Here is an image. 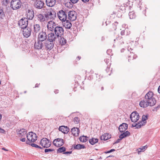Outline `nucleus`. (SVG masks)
Wrapping results in <instances>:
<instances>
[{
    "label": "nucleus",
    "instance_id": "1",
    "mask_svg": "<svg viewBox=\"0 0 160 160\" xmlns=\"http://www.w3.org/2000/svg\"><path fill=\"white\" fill-rule=\"evenodd\" d=\"M153 93L152 92H148L145 96V99L141 101L139 103L140 106L142 108H146L150 106H153L156 103L155 98L153 97Z\"/></svg>",
    "mask_w": 160,
    "mask_h": 160
},
{
    "label": "nucleus",
    "instance_id": "2",
    "mask_svg": "<svg viewBox=\"0 0 160 160\" xmlns=\"http://www.w3.org/2000/svg\"><path fill=\"white\" fill-rule=\"evenodd\" d=\"M21 2L20 0H12L11 2V7L13 10L20 8L21 6Z\"/></svg>",
    "mask_w": 160,
    "mask_h": 160
},
{
    "label": "nucleus",
    "instance_id": "3",
    "mask_svg": "<svg viewBox=\"0 0 160 160\" xmlns=\"http://www.w3.org/2000/svg\"><path fill=\"white\" fill-rule=\"evenodd\" d=\"M45 16L46 20H53L56 16L55 13L51 9L46 11Z\"/></svg>",
    "mask_w": 160,
    "mask_h": 160
},
{
    "label": "nucleus",
    "instance_id": "4",
    "mask_svg": "<svg viewBox=\"0 0 160 160\" xmlns=\"http://www.w3.org/2000/svg\"><path fill=\"white\" fill-rule=\"evenodd\" d=\"M51 142L46 138L42 139L40 142V144L44 148H48L51 145Z\"/></svg>",
    "mask_w": 160,
    "mask_h": 160
},
{
    "label": "nucleus",
    "instance_id": "5",
    "mask_svg": "<svg viewBox=\"0 0 160 160\" xmlns=\"http://www.w3.org/2000/svg\"><path fill=\"white\" fill-rule=\"evenodd\" d=\"M27 137L29 141L31 142H34L37 140V136L35 133L31 132L27 134Z\"/></svg>",
    "mask_w": 160,
    "mask_h": 160
},
{
    "label": "nucleus",
    "instance_id": "6",
    "mask_svg": "<svg viewBox=\"0 0 160 160\" xmlns=\"http://www.w3.org/2000/svg\"><path fill=\"white\" fill-rule=\"evenodd\" d=\"M55 34L58 37H61L64 33V30L62 27L56 26L54 29Z\"/></svg>",
    "mask_w": 160,
    "mask_h": 160
},
{
    "label": "nucleus",
    "instance_id": "7",
    "mask_svg": "<svg viewBox=\"0 0 160 160\" xmlns=\"http://www.w3.org/2000/svg\"><path fill=\"white\" fill-rule=\"evenodd\" d=\"M47 39V35L45 32L42 31L38 34V40L40 41L43 42Z\"/></svg>",
    "mask_w": 160,
    "mask_h": 160
},
{
    "label": "nucleus",
    "instance_id": "8",
    "mask_svg": "<svg viewBox=\"0 0 160 160\" xmlns=\"http://www.w3.org/2000/svg\"><path fill=\"white\" fill-rule=\"evenodd\" d=\"M58 16L59 19L62 22L66 20L67 18L66 13L62 10H61L58 12Z\"/></svg>",
    "mask_w": 160,
    "mask_h": 160
},
{
    "label": "nucleus",
    "instance_id": "9",
    "mask_svg": "<svg viewBox=\"0 0 160 160\" xmlns=\"http://www.w3.org/2000/svg\"><path fill=\"white\" fill-rule=\"evenodd\" d=\"M28 24V20L26 18L21 19L19 21L18 23L19 26L22 29L26 28Z\"/></svg>",
    "mask_w": 160,
    "mask_h": 160
},
{
    "label": "nucleus",
    "instance_id": "10",
    "mask_svg": "<svg viewBox=\"0 0 160 160\" xmlns=\"http://www.w3.org/2000/svg\"><path fill=\"white\" fill-rule=\"evenodd\" d=\"M53 144L56 147H60L63 144L64 141L63 139L58 138L54 140Z\"/></svg>",
    "mask_w": 160,
    "mask_h": 160
},
{
    "label": "nucleus",
    "instance_id": "11",
    "mask_svg": "<svg viewBox=\"0 0 160 160\" xmlns=\"http://www.w3.org/2000/svg\"><path fill=\"white\" fill-rule=\"evenodd\" d=\"M139 114L136 112H133L131 114L130 118L132 122H137L139 120Z\"/></svg>",
    "mask_w": 160,
    "mask_h": 160
},
{
    "label": "nucleus",
    "instance_id": "12",
    "mask_svg": "<svg viewBox=\"0 0 160 160\" xmlns=\"http://www.w3.org/2000/svg\"><path fill=\"white\" fill-rule=\"evenodd\" d=\"M44 5L43 1L40 0H36L34 4V7L38 9L42 8Z\"/></svg>",
    "mask_w": 160,
    "mask_h": 160
},
{
    "label": "nucleus",
    "instance_id": "13",
    "mask_svg": "<svg viewBox=\"0 0 160 160\" xmlns=\"http://www.w3.org/2000/svg\"><path fill=\"white\" fill-rule=\"evenodd\" d=\"M44 43V46L46 49L51 50L53 47L54 42H52L51 41L47 40Z\"/></svg>",
    "mask_w": 160,
    "mask_h": 160
},
{
    "label": "nucleus",
    "instance_id": "14",
    "mask_svg": "<svg viewBox=\"0 0 160 160\" xmlns=\"http://www.w3.org/2000/svg\"><path fill=\"white\" fill-rule=\"evenodd\" d=\"M41 28L39 24H35L33 26V34L34 35L36 36V34H38L39 32H41Z\"/></svg>",
    "mask_w": 160,
    "mask_h": 160
},
{
    "label": "nucleus",
    "instance_id": "15",
    "mask_svg": "<svg viewBox=\"0 0 160 160\" xmlns=\"http://www.w3.org/2000/svg\"><path fill=\"white\" fill-rule=\"evenodd\" d=\"M76 16V13L74 11H71L68 13V18L71 21H74L77 18Z\"/></svg>",
    "mask_w": 160,
    "mask_h": 160
},
{
    "label": "nucleus",
    "instance_id": "16",
    "mask_svg": "<svg viewBox=\"0 0 160 160\" xmlns=\"http://www.w3.org/2000/svg\"><path fill=\"white\" fill-rule=\"evenodd\" d=\"M56 26V23L52 20L48 22L47 25L48 29L51 31L54 30Z\"/></svg>",
    "mask_w": 160,
    "mask_h": 160
},
{
    "label": "nucleus",
    "instance_id": "17",
    "mask_svg": "<svg viewBox=\"0 0 160 160\" xmlns=\"http://www.w3.org/2000/svg\"><path fill=\"white\" fill-rule=\"evenodd\" d=\"M48 38L47 40L52 42H54V41H55L57 38H58L55 34L52 33H49L48 35Z\"/></svg>",
    "mask_w": 160,
    "mask_h": 160
},
{
    "label": "nucleus",
    "instance_id": "18",
    "mask_svg": "<svg viewBox=\"0 0 160 160\" xmlns=\"http://www.w3.org/2000/svg\"><path fill=\"white\" fill-rule=\"evenodd\" d=\"M27 20H31L33 19L34 17V13L33 11L32 10L28 9L27 11Z\"/></svg>",
    "mask_w": 160,
    "mask_h": 160
},
{
    "label": "nucleus",
    "instance_id": "19",
    "mask_svg": "<svg viewBox=\"0 0 160 160\" xmlns=\"http://www.w3.org/2000/svg\"><path fill=\"white\" fill-rule=\"evenodd\" d=\"M35 49L38 50L42 49L44 46L42 42L38 40L37 42H35L34 45Z\"/></svg>",
    "mask_w": 160,
    "mask_h": 160
},
{
    "label": "nucleus",
    "instance_id": "20",
    "mask_svg": "<svg viewBox=\"0 0 160 160\" xmlns=\"http://www.w3.org/2000/svg\"><path fill=\"white\" fill-rule=\"evenodd\" d=\"M23 35L26 38L29 37L31 34V28H26L23 29Z\"/></svg>",
    "mask_w": 160,
    "mask_h": 160
},
{
    "label": "nucleus",
    "instance_id": "21",
    "mask_svg": "<svg viewBox=\"0 0 160 160\" xmlns=\"http://www.w3.org/2000/svg\"><path fill=\"white\" fill-rule=\"evenodd\" d=\"M37 17V20L41 22H44L46 20L45 16L41 14H38Z\"/></svg>",
    "mask_w": 160,
    "mask_h": 160
},
{
    "label": "nucleus",
    "instance_id": "22",
    "mask_svg": "<svg viewBox=\"0 0 160 160\" xmlns=\"http://www.w3.org/2000/svg\"><path fill=\"white\" fill-rule=\"evenodd\" d=\"M56 0H46V3L47 6L52 7L56 4Z\"/></svg>",
    "mask_w": 160,
    "mask_h": 160
},
{
    "label": "nucleus",
    "instance_id": "23",
    "mask_svg": "<svg viewBox=\"0 0 160 160\" xmlns=\"http://www.w3.org/2000/svg\"><path fill=\"white\" fill-rule=\"evenodd\" d=\"M128 127V124L125 123H123L119 126V130L120 132H123L127 130Z\"/></svg>",
    "mask_w": 160,
    "mask_h": 160
},
{
    "label": "nucleus",
    "instance_id": "24",
    "mask_svg": "<svg viewBox=\"0 0 160 160\" xmlns=\"http://www.w3.org/2000/svg\"><path fill=\"white\" fill-rule=\"evenodd\" d=\"M62 25L65 28L69 29L72 27L71 23L68 20H65L62 22Z\"/></svg>",
    "mask_w": 160,
    "mask_h": 160
},
{
    "label": "nucleus",
    "instance_id": "25",
    "mask_svg": "<svg viewBox=\"0 0 160 160\" xmlns=\"http://www.w3.org/2000/svg\"><path fill=\"white\" fill-rule=\"evenodd\" d=\"M71 132L74 136L77 137L79 135V130L77 128H73L71 129Z\"/></svg>",
    "mask_w": 160,
    "mask_h": 160
},
{
    "label": "nucleus",
    "instance_id": "26",
    "mask_svg": "<svg viewBox=\"0 0 160 160\" xmlns=\"http://www.w3.org/2000/svg\"><path fill=\"white\" fill-rule=\"evenodd\" d=\"M59 130L64 133H67L69 132V128L67 127L61 126L59 128Z\"/></svg>",
    "mask_w": 160,
    "mask_h": 160
},
{
    "label": "nucleus",
    "instance_id": "27",
    "mask_svg": "<svg viewBox=\"0 0 160 160\" xmlns=\"http://www.w3.org/2000/svg\"><path fill=\"white\" fill-rule=\"evenodd\" d=\"M26 130L24 129H22L18 131L19 136L21 137H24L26 134Z\"/></svg>",
    "mask_w": 160,
    "mask_h": 160
},
{
    "label": "nucleus",
    "instance_id": "28",
    "mask_svg": "<svg viewBox=\"0 0 160 160\" xmlns=\"http://www.w3.org/2000/svg\"><path fill=\"white\" fill-rule=\"evenodd\" d=\"M130 133L129 132L127 131L122 133L119 136V138L122 139L125 137L129 136L130 135Z\"/></svg>",
    "mask_w": 160,
    "mask_h": 160
},
{
    "label": "nucleus",
    "instance_id": "29",
    "mask_svg": "<svg viewBox=\"0 0 160 160\" xmlns=\"http://www.w3.org/2000/svg\"><path fill=\"white\" fill-rule=\"evenodd\" d=\"M110 138V136L108 133L104 134L100 137L101 139L102 140H106Z\"/></svg>",
    "mask_w": 160,
    "mask_h": 160
},
{
    "label": "nucleus",
    "instance_id": "30",
    "mask_svg": "<svg viewBox=\"0 0 160 160\" xmlns=\"http://www.w3.org/2000/svg\"><path fill=\"white\" fill-rule=\"evenodd\" d=\"M89 141L91 145H93L98 142V139L93 138L90 139Z\"/></svg>",
    "mask_w": 160,
    "mask_h": 160
},
{
    "label": "nucleus",
    "instance_id": "31",
    "mask_svg": "<svg viewBox=\"0 0 160 160\" xmlns=\"http://www.w3.org/2000/svg\"><path fill=\"white\" fill-rule=\"evenodd\" d=\"M85 148V146L84 145L80 144H78L74 147V148L76 149H80Z\"/></svg>",
    "mask_w": 160,
    "mask_h": 160
},
{
    "label": "nucleus",
    "instance_id": "32",
    "mask_svg": "<svg viewBox=\"0 0 160 160\" xmlns=\"http://www.w3.org/2000/svg\"><path fill=\"white\" fill-rule=\"evenodd\" d=\"M79 139L80 141L82 142H85L88 140L87 137L84 136L80 137Z\"/></svg>",
    "mask_w": 160,
    "mask_h": 160
},
{
    "label": "nucleus",
    "instance_id": "33",
    "mask_svg": "<svg viewBox=\"0 0 160 160\" xmlns=\"http://www.w3.org/2000/svg\"><path fill=\"white\" fill-rule=\"evenodd\" d=\"M135 124H132L133 127H136L137 128H141L142 126L143 125V124L142 123V122H138V123L134 125Z\"/></svg>",
    "mask_w": 160,
    "mask_h": 160
},
{
    "label": "nucleus",
    "instance_id": "34",
    "mask_svg": "<svg viewBox=\"0 0 160 160\" xmlns=\"http://www.w3.org/2000/svg\"><path fill=\"white\" fill-rule=\"evenodd\" d=\"M129 16L130 19H134L136 17L135 14L133 11L130 12L129 13Z\"/></svg>",
    "mask_w": 160,
    "mask_h": 160
},
{
    "label": "nucleus",
    "instance_id": "35",
    "mask_svg": "<svg viewBox=\"0 0 160 160\" xmlns=\"http://www.w3.org/2000/svg\"><path fill=\"white\" fill-rule=\"evenodd\" d=\"M60 43L62 45H64L66 43V40L63 38H61L60 40Z\"/></svg>",
    "mask_w": 160,
    "mask_h": 160
},
{
    "label": "nucleus",
    "instance_id": "36",
    "mask_svg": "<svg viewBox=\"0 0 160 160\" xmlns=\"http://www.w3.org/2000/svg\"><path fill=\"white\" fill-rule=\"evenodd\" d=\"M147 148V147L146 146H145L143 147H142V148H140L137 149V151L138 152V154L140 152L144 151Z\"/></svg>",
    "mask_w": 160,
    "mask_h": 160
},
{
    "label": "nucleus",
    "instance_id": "37",
    "mask_svg": "<svg viewBox=\"0 0 160 160\" xmlns=\"http://www.w3.org/2000/svg\"><path fill=\"white\" fill-rule=\"evenodd\" d=\"M66 150V148L63 147H62L59 148L58 150H57V152L58 153H61L62 152L65 151Z\"/></svg>",
    "mask_w": 160,
    "mask_h": 160
},
{
    "label": "nucleus",
    "instance_id": "38",
    "mask_svg": "<svg viewBox=\"0 0 160 160\" xmlns=\"http://www.w3.org/2000/svg\"><path fill=\"white\" fill-rule=\"evenodd\" d=\"M148 115H143L142 118V121L143 123L146 122V120L148 118Z\"/></svg>",
    "mask_w": 160,
    "mask_h": 160
},
{
    "label": "nucleus",
    "instance_id": "39",
    "mask_svg": "<svg viewBox=\"0 0 160 160\" xmlns=\"http://www.w3.org/2000/svg\"><path fill=\"white\" fill-rule=\"evenodd\" d=\"M31 146L33 147H34L36 148H39L41 149H42V148L39 146L38 145L35 144V143H32L31 144Z\"/></svg>",
    "mask_w": 160,
    "mask_h": 160
},
{
    "label": "nucleus",
    "instance_id": "40",
    "mask_svg": "<svg viewBox=\"0 0 160 160\" xmlns=\"http://www.w3.org/2000/svg\"><path fill=\"white\" fill-rule=\"evenodd\" d=\"M73 121L75 124H78L79 121V119L78 117H76L74 118Z\"/></svg>",
    "mask_w": 160,
    "mask_h": 160
},
{
    "label": "nucleus",
    "instance_id": "41",
    "mask_svg": "<svg viewBox=\"0 0 160 160\" xmlns=\"http://www.w3.org/2000/svg\"><path fill=\"white\" fill-rule=\"evenodd\" d=\"M4 16V12L2 9H0V17L2 18Z\"/></svg>",
    "mask_w": 160,
    "mask_h": 160
},
{
    "label": "nucleus",
    "instance_id": "42",
    "mask_svg": "<svg viewBox=\"0 0 160 160\" xmlns=\"http://www.w3.org/2000/svg\"><path fill=\"white\" fill-rule=\"evenodd\" d=\"M54 150L53 149L51 148H48V149H46L45 150V152H52Z\"/></svg>",
    "mask_w": 160,
    "mask_h": 160
},
{
    "label": "nucleus",
    "instance_id": "43",
    "mask_svg": "<svg viewBox=\"0 0 160 160\" xmlns=\"http://www.w3.org/2000/svg\"><path fill=\"white\" fill-rule=\"evenodd\" d=\"M79 0H70L71 2L73 4L77 3Z\"/></svg>",
    "mask_w": 160,
    "mask_h": 160
},
{
    "label": "nucleus",
    "instance_id": "44",
    "mask_svg": "<svg viewBox=\"0 0 160 160\" xmlns=\"http://www.w3.org/2000/svg\"><path fill=\"white\" fill-rule=\"evenodd\" d=\"M122 139H121V138H120L119 139H118V140H117L116 141H115V142H114L113 144L117 143L120 142V141Z\"/></svg>",
    "mask_w": 160,
    "mask_h": 160
},
{
    "label": "nucleus",
    "instance_id": "45",
    "mask_svg": "<svg viewBox=\"0 0 160 160\" xmlns=\"http://www.w3.org/2000/svg\"><path fill=\"white\" fill-rule=\"evenodd\" d=\"M72 153V151H68L66 152H65L63 153V154H70Z\"/></svg>",
    "mask_w": 160,
    "mask_h": 160
},
{
    "label": "nucleus",
    "instance_id": "46",
    "mask_svg": "<svg viewBox=\"0 0 160 160\" xmlns=\"http://www.w3.org/2000/svg\"><path fill=\"white\" fill-rule=\"evenodd\" d=\"M5 132V130L0 128V133H3Z\"/></svg>",
    "mask_w": 160,
    "mask_h": 160
},
{
    "label": "nucleus",
    "instance_id": "47",
    "mask_svg": "<svg viewBox=\"0 0 160 160\" xmlns=\"http://www.w3.org/2000/svg\"><path fill=\"white\" fill-rule=\"evenodd\" d=\"M125 31L124 30L122 31L121 32V34L122 35H124Z\"/></svg>",
    "mask_w": 160,
    "mask_h": 160
},
{
    "label": "nucleus",
    "instance_id": "48",
    "mask_svg": "<svg viewBox=\"0 0 160 160\" xmlns=\"http://www.w3.org/2000/svg\"><path fill=\"white\" fill-rule=\"evenodd\" d=\"M26 139L25 138H23L21 139L20 140L22 142H25V141Z\"/></svg>",
    "mask_w": 160,
    "mask_h": 160
},
{
    "label": "nucleus",
    "instance_id": "49",
    "mask_svg": "<svg viewBox=\"0 0 160 160\" xmlns=\"http://www.w3.org/2000/svg\"><path fill=\"white\" fill-rule=\"evenodd\" d=\"M82 2H88L89 1V0H81Z\"/></svg>",
    "mask_w": 160,
    "mask_h": 160
},
{
    "label": "nucleus",
    "instance_id": "50",
    "mask_svg": "<svg viewBox=\"0 0 160 160\" xmlns=\"http://www.w3.org/2000/svg\"><path fill=\"white\" fill-rule=\"evenodd\" d=\"M158 92L160 94V86H159L158 89Z\"/></svg>",
    "mask_w": 160,
    "mask_h": 160
},
{
    "label": "nucleus",
    "instance_id": "51",
    "mask_svg": "<svg viewBox=\"0 0 160 160\" xmlns=\"http://www.w3.org/2000/svg\"><path fill=\"white\" fill-rule=\"evenodd\" d=\"M115 151V150L114 149H112L110 150V152H112Z\"/></svg>",
    "mask_w": 160,
    "mask_h": 160
},
{
    "label": "nucleus",
    "instance_id": "52",
    "mask_svg": "<svg viewBox=\"0 0 160 160\" xmlns=\"http://www.w3.org/2000/svg\"><path fill=\"white\" fill-rule=\"evenodd\" d=\"M110 152H110V150L104 152V153H110Z\"/></svg>",
    "mask_w": 160,
    "mask_h": 160
},
{
    "label": "nucleus",
    "instance_id": "53",
    "mask_svg": "<svg viewBox=\"0 0 160 160\" xmlns=\"http://www.w3.org/2000/svg\"><path fill=\"white\" fill-rule=\"evenodd\" d=\"M77 59H78V60H79L81 58V57L79 56H78V57H77Z\"/></svg>",
    "mask_w": 160,
    "mask_h": 160
},
{
    "label": "nucleus",
    "instance_id": "54",
    "mask_svg": "<svg viewBox=\"0 0 160 160\" xmlns=\"http://www.w3.org/2000/svg\"><path fill=\"white\" fill-rule=\"evenodd\" d=\"M2 149L3 150H4L5 151H7L8 150L6 149L5 148H2Z\"/></svg>",
    "mask_w": 160,
    "mask_h": 160
},
{
    "label": "nucleus",
    "instance_id": "55",
    "mask_svg": "<svg viewBox=\"0 0 160 160\" xmlns=\"http://www.w3.org/2000/svg\"><path fill=\"white\" fill-rule=\"evenodd\" d=\"M55 92L56 93H58V90H56L55 91Z\"/></svg>",
    "mask_w": 160,
    "mask_h": 160
},
{
    "label": "nucleus",
    "instance_id": "56",
    "mask_svg": "<svg viewBox=\"0 0 160 160\" xmlns=\"http://www.w3.org/2000/svg\"><path fill=\"white\" fill-rule=\"evenodd\" d=\"M38 85L37 84H36V85H35V87H38V85Z\"/></svg>",
    "mask_w": 160,
    "mask_h": 160
},
{
    "label": "nucleus",
    "instance_id": "57",
    "mask_svg": "<svg viewBox=\"0 0 160 160\" xmlns=\"http://www.w3.org/2000/svg\"><path fill=\"white\" fill-rule=\"evenodd\" d=\"M103 87H102V88H101V90H103Z\"/></svg>",
    "mask_w": 160,
    "mask_h": 160
},
{
    "label": "nucleus",
    "instance_id": "58",
    "mask_svg": "<svg viewBox=\"0 0 160 160\" xmlns=\"http://www.w3.org/2000/svg\"><path fill=\"white\" fill-rule=\"evenodd\" d=\"M131 54H132V55H133V53H131Z\"/></svg>",
    "mask_w": 160,
    "mask_h": 160
},
{
    "label": "nucleus",
    "instance_id": "59",
    "mask_svg": "<svg viewBox=\"0 0 160 160\" xmlns=\"http://www.w3.org/2000/svg\"><path fill=\"white\" fill-rule=\"evenodd\" d=\"M90 160H93V159H90Z\"/></svg>",
    "mask_w": 160,
    "mask_h": 160
},
{
    "label": "nucleus",
    "instance_id": "60",
    "mask_svg": "<svg viewBox=\"0 0 160 160\" xmlns=\"http://www.w3.org/2000/svg\"><path fill=\"white\" fill-rule=\"evenodd\" d=\"M1 84V82L0 81V84Z\"/></svg>",
    "mask_w": 160,
    "mask_h": 160
}]
</instances>
